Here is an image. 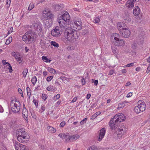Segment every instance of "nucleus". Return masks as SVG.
<instances>
[{"instance_id": "obj_46", "label": "nucleus", "mask_w": 150, "mask_h": 150, "mask_svg": "<svg viewBox=\"0 0 150 150\" xmlns=\"http://www.w3.org/2000/svg\"><path fill=\"white\" fill-rule=\"evenodd\" d=\"M96 148L94 146H92L88 148L87 150H96Z\"/></svg>"}, {"instance_id": "obj_55", "label": "nucleus", "mask_w": 150, "mask_h": 150, "mask_svg": "<svg viewBox=\"0 0 150 150\" xmlns=\"http://www.w3.org/2000/svg\"><path fill=\"white\" fill-rule=\"evenodd\" d=\"M132 93L130 92V93H128L127 94L126 96V97L127 98H129L130 97H131V96H132Z\"/></svg>"}, {"instance_id": "obj_50", "label": "nucleus", "mask_w": 150, "mask_h": 150, "mask_svg": "<svg viewBox=\"0 0 150 150\" xmlns=\"http://www.w3.org/2000/svg\"><path fill=\"white\" fill-rule=\"evenodd\" d=\"M66 123L64 121H62L60 124V126L61 127H63L65 125Z\"/></svg>"}, {"instance_id": "obj_2", "label": "nucleus", "mask_w": 150, "mask_h": 150, "mask_svg": "<svg viewBox=\"0 0 150 150\" xmlns=\"http://www.w3.org/2000/svg\"><path fill=\"white\" fill-rule=\"evenodd\" d=\"M64 35L68 40L72 42H74L79 36V34H78L75 29L71 28H67L65 30Z\"/></svg>"}, {"instance_id": "obj_49", "label": "nucleus", "mask_w": 150, "mask_h": 150, "mask_svg": "<svg viewBox=\"0 0 150 150\" xmlns=\"http://www.w3.org/2000/svg\"><path fill=\"white\" fill-rule=\"evenodd\" d=\"M134 63H132L128 64L126 66V67H130L133 66L134 65Z\"/></svg>"}, {"instance_id": "obj_44", "label": "nucleus", "mask_w": 150, "mask_h": 150, "mask_svg": "<svg viewBox=\"0 0 150 150\" xmlns=\"http://www.w3.org/2000/svg\"><path fill=\"white\" fill-rule=\"evenodd\" d=\"M33 100L35 105L36 106V107H37V106H38V101L34 98H33Z\"/></svg>"}, {"instance_id": "obj_57", "label": "nucleus", "mask_w": 150, "mask_h": 150, "mask_svg": "<svg viewBox=\"0 0 150 150\" xmlns=\"http://www.w3.org/2000/svg\"><path fill=\"white\" fill-rule=\"evenodd\" d=\"M124 19L126 22V21L127 22L129 21V18L127 16H126V17H124Z\"/></svg>"}, {"instance_id": "obj_6", "label": "nucleus", "mask_w": 150, "mask_h": 150, "mask_svg": "<svg viewBox=\"0 0 150 150\" xmlns=\"http://www.w3.org/2000/svg\"><path fill=\"white\" fill-rule=\"evenodd\" d=\"M139 40L138 41L137 43L134 42L133 43L132 45V48L134 50L136 49L137 48H139L138 45L141 46V45H143L144 42L143 37L140 35H139Z\"/></svg>"}, {"instance_id": "obj_36", "label": "nucleus", "mask_w": 150, "mask_h": 150, "mask_svg": "<svg viewBox=\"0 0 150 150\" xmlns=\"http://www.w3.org/2000/svg\"><path fill=\"white\" fill-rule=\"evenodd\" d=\"M66 139L65 140V142H70V135H66L65 138Z\"/></svg>"}, {"instance_id": "obj_3", "label": "nucleus", "mask_w": 150, "mask_h": 150, "mask_svg": "<svg viewBox=\"0 0 150 150\" xmlns=\"http://www.w3.org/2000/svg\"><path fill=\"white\" fill-rule=\"evenodd\" d=\"M18 140L20 142L26 143L29 140V136L28 133L23 128H19L17 129L16 133Z\"/></svg>"}, {"instance_id": "obj_41", "label": "nucleus", "mask_w": 150, "mask_h": 150, "mask_svg": "<svg viewBox=\"0 0 150 150\" xmlns=\"http://www.w3.org/2000/svg\"><path fill=\"white\" fill-rule=\"evenodd\" d=\"M87 120V118H84L83 120H81L80 122V124L81 125H83V124H84V123H86V121Z\"/></svg>"}, {"instance_id": "obj_22", "label": "nucleus", "mask_w": 150, "mask_h": 150, "mask_svg": "<svg viewBox=\"0 0 150 150\" xmlns=\"http://www.w3.org/2000/svg\"><path fill=\"white\" fill-rule=\"evenodd\" d=\"M134 3L132 0H128L126 4L127 7L129 8H132L134 6Z\"/></svg>"}, {"instance_id": "obj_56", "label": "nucleus", "mask_w": 150, "mask_h": 150, "mask_svg": "<svg viewBox=\"0 0 150 150\" xmlns=\"http://www.w3.org/2000/svg\"><path fill=\"white\" fill-rule=\"evenodd\" d=\"M113 70H110L109 72L108 75H111L113 74Z\"/></svg>"}, {"instance_id": "obj_38", "label": "nucleus", "mask_w": 150, "mask_h": 150, "mask_svg": "<svg viewBox=\"0 0 150 150\" xmlns=\"http://www.w3.org/2000/svg\"><path fill=\"white\" fill-rule=\"evenodd\" d=\"M51 45L55 47H58L59 46V44L54 41H52L51 42Z\"/></svg>"}, {"instance_id": "obj_20", "label": "nucleus", "mask_w": 150, "mask_h": 150, "mask_svg": "<svg viewBox=\"0 0 150 150\" xmlns=\"http://www.w3.org/2000/svg\"><path fill=\"white\" fill-rule=\"evenodd\" d=\"M117 27L120 32L127 27L126 25L123 22H119L117 24Z\"/></svg>"}, {"instance_id": "obj_12", "label": "nucleus", "mask_w": 150, "mask_h": 150, "mask_svg": "<svg viewBox=\"0 0 150 150\" xmlns=\"http://www.w3.org/2000/svg\"><path fill=\"white\" fill-rule=\"evenodd\" d=\"M30 27L34 29L37 32H41L42 31V28L40 23H34L32 24Z\"/></svg>"}, {"instance_id": "obj_34", "label": "nucleus", "mask_w": 150, "mask_h": 150, "mask_svg": "<svg viewBox=\"0 0 150 150\" xmlns=\"http://www.w3.org/2000/svg\"><path fill=\"white\" fill-rule=\"evenodd\" d=\"M37 81V79L36 76H34L31 79L32 83L33 85H35Z\"/></svg>"}, {"instance_id": "obj_26", "label": "nucleus", "mask_w": 150, "mask_h": 150, "mask_svg": "<svg viewBox=\"0 0 150 150\" xmlns=\"http://www.w3.org/2000/svg\"><path fill=\"white\" fill-rule=\"evenodd\" d=\"M112 52L114 54L116 55L118 53V51L116 46L114 45L112 46Z\"/></svg>"}, {"instance_id": "obj_58", "label": "nucleus", "mask_w": 150, "mask_h": 150, "mask_svg": "<svg viewBox=\"0 0 150 150\" xmlns=\"http://www.w3.org/2000/svg\"><path fill=\"white\" fill-rule=\"evenodd\" d=\"M150 71V64H149V67H147V69L146 71L147 73H148Z\"/></svg>"}, {"instance_id": "obj_13", "label": "nucleus", "mask_w": 150, "mask_h": 150, "mask_svg": "<svg viewBox=\"0 0 150 150\" xmlns=\"http://www.w3.org/2000/svg\"><path fill=\"white\" fill-rule=\"evenodd\" d=\"M57 21L59 24V25L61 28H64L67 27V24H69V23L68 22L64 21L62 20H60V18H58Z\"/></svg>"}, {"instance_id": "obj_48", "label": "nucleus", "mask_w": 150, "mask_h": 150, "mask_svg": "<svg viewBox=\"0 0 150 150\" xmlns=\"http://www.w3.org/2000/svg\"><path fill=\"white\" fill-rule=\"evenodd\" d=\"M53 76H50L48 77L47 78V81L48 82H50L53 78Z\"/></svg>"}, {"instance_id": "obj_35", "label": "nucleus", "mask_w": 150, "mask_h": 150, "mask_svg": "<svg viewBox=\"0 0 150 150\" xmlns=\"http://www.w3.org/2000/svg\"><path fill=\"white\" fill-rule=\"evenodd\" d=\"M99 17H97L94 18L93 22L95 23H98L100 22Z\"/></svg>"}, {"instance_id": "obj_4", "label": "nucleus", "mask_w": 150, "mask_h": 150, "mask_svg": "<svg viewBox=\"0 0 150 150\" xmlns=\"http://www.w3.org/2000/svg\"><path fill=\"white\" fill-rule=\"evenodd\" d=\"M37 35L35 32L29 30L26 32L22 37L23 40L28 42H35L36 38Z\"/></svg>"}, {"instance_id": "obj_1", "label": "nucleus", "mask_w": 150, "mask_h": 150, "mask_svg": "<svg viewBox=\"0 0 150 150\" xmlns=\"http://www.w3.org/2000/svg\"><path fill=\"white\" fill-rule=\"evenodd\" d=\"M125 116L122 113H118L115 115L110 119L109 122V125L112 129H115L118 127L120 122L125 119Z\"/></svg>"}, {"instance_id": "obj_8", "label": "nucleus", "mask_w": 150, "mask_h": 150, "mask_svg": "<svg viewBox=\"0 0 150 150\" xmlns=\"http://www.w3.org/2000/svg\"><path fill=\"white\" fill-rule=\"evenodd\" d=\"M13 143L16 150H29L27 146L20 143L17 141H14Z\"/></svg>"}, {"instance_id": "obj_14", "label": "nucleus", "mask_w": 150, "mask_h": 150, "mask_svg": "<svg viewBox=\"0 0 150 150\" xmlns=\"http://www.w3.org/2000/svg\"><path fill=\"white\" fill-rule=\"evenodd\" d=\"M114 39L116 41L114 42V45L117 46H122L125 44L123 40L119 39V38L116 37L114 38Z\"/></svg>"}, {"instance_id": "obj_60", "label": "nucleus", "mask_w": 150, "mask_h": 150, "mask_svg": "<svg viewBox=\"0 0 150 150\" xmlns=\"http://www.w3.org/2000/svg\"><path fill=\"white\" fill-rule=\"evenodd\" d=\"M91 96V95L90 94H89V93L86 96V99H89L90 98Z\"/></svg>"}, {"instance_id": "obj_31", "label": "nucleus", "mask_w": 150, "mask_h": 150, "mask_svg": "<svg viewBox=\"0 0 150 150\" xmlns=\"http://www.w3.org/2000/svg\"><path fill=\"white\" fill-rule=\"evenodd\" d=\"M42 60L46 62L50 63L51 60H50L47 58L46 56H43L42 57Z\"/></svg>"}, {"instance_id": "obj_47", "label": "nucleus", "mask_w": 150, "mask_h": 150, "mask_svg": "<svg viewBox=\"0 0 150 150\" xmlns=\"http://www.w3.org/2000/svg\"><path fill=\"white\" fill-rule=\"evenodd\" d=\"M3 128L2 125L0 123V134H2V132H3Z\"/></svg>"}, {"instance_id": "obj_9", "label": "nucleus", "mask_w": 150, "mask_h": 150, "mask_svg": "<svg viewBox=\"0 0 150 150\" xmlns=\"http://www.w3.org/2000/svg\"><path fill=\"white\" fill-rule=\"evenodd\" d=\"M59 18L60 20H62L64 21L68 22V23L71 21L69 13L67 11H64Z\"/></svg>"}, {"instance_id": "obj_39", "label": "nucleus", "mask_w": 150, "mask_h": 150, "mask_svg": "<svg viewBox=\"0 0 150 150\" xmlns=\"http://www.w3.org/2000/svg\"><path fill=\"white\" fill-rule=\"evenodd\" d=\"M16 59L20 64L22 63V60L20 57H16Z\"/></svg>"}, {"instance_id": "obj_51", "label": "nucleus", "mask_w": 150, "mask_h": 150, "mask_svg": "<svg viewBox=\"0 0 150 150\" xmlns=\"http://www.w3.org/2000/svg\"><path fill=\"white\" fill-rule=\"evenodd\" d=\"M45 110V107L44 105H42L41 108V112H42L44 111Z\"/></svg>"}, {"instance_id": "obj_37", "label": "nucleus", "mask_w": 150, "mask_h": 150, "mask_svg": "<svg viewBox=\"0 0 150 150\" xmlns=\"http://www.w3.org/2000/svg\"><path fill=\"white\" fill-rule=\"evenodd\" d=\"M28 72V70L27 68H26L24 70L23 72V74L24 77H26Z\"/></svg>"}, {"instance_id": "obj_18", "label": "nucleus", "mask_w": 150, "mask_h": 150, "mask_svg": "<svg viewBox=\"0 0 150 150\" xmlns=\"http://www.w3.org/2000/svg\"><path fill=\"white\" fill-rule=\"evenodd\" d=\"M138 106H139V108L143 111H144L146 108V105L145 103L143 100H139L138 102Z\"/></svg>"}, {"instance_id": "obj_54", "label": "nucleus", "mask_w": 150, "mask_h": 150, "mask_svg": "<svg viewBox=\"0 0 150 150\" xmlns=\"http://www.w3.org/2000/svg\"><path fill=\"white\" fill-rule=\"evenodd\" d=\"M81 81L82 85H84L86 83L85 79L84 78L82 79H81Z\"/></svg>"}, {"instance_id": "obj_25", "label": "nucleus", "mask_w": 150, "mask_h": 150, "mask_svg": "<svg viewBox=\"0 0 150 150\" xmlns=\"http://www.w3.org/2000/svg\"><path fill=\"white\" fill-rule=\"evenodd\" d=\"M70 142H71L74 140H76L79 138V136L78 135H70Z\"/></svg>"}, {"instance_id": "obj_7", "label": "nucleus", "mask_w": 150, "mask_h": 150, "mask_svg": "<svg viewBox=\"0 0 150 150\" xmlns=\"http://www.w3.org/2000/svg\"><path fill=\"white\" fill-rule=\"evenodd\" d=\"M11 110L14 113H17L19 112L21 109V103L20 102L10 104Z\"/></svg>"}, {"instance_id": "obj_63", "label": "nucleus", "mask_w": 150, "mask_h": 150, "mask_svg": "<svg viewBox=\"0 0 150 150\" xmlns=\"http://www.w3.org/2000/svg\"><path fill=\"white\" fill-rule=\"evenodd\" d=\"M43 74L44 76H45L47 74V72L46 71H44L42 73Z\"/></svg>"}, {"instance_id": "obj_52", "label": "nucleus", "mask_w": 150, "mask_h": 150, "mask_svg": "<svg viewBox=\"0 0 150 150\" xmlns=\"http://www.w3.org/2000/svg\"><path fill=\"white\" fill-rule=\"evenodd\" d=\"M11 55L12 56H13L16 58V57H17L18 56H17V55L16 54V53L15 52H13L11 53Z\"/></svg>"}, {"instance_id": "obj_29", "label": "nucleus", "mask_w": 150, "mask_h": 150, "mask_svg": "<svg viewBox=\"0 0 150 150\" xmlns=\"http://www.w3.org/2000/svg\"><path fill=\"white\" fill-rule=\"evenodd\" d=\"M47 70L51 74H55L56 73V71L55 70L52 68L48 67L47 68Z\"/></svg>"}, {"instance_id": "obj_40", "label": "nucleus", "mask_w": 150, "mask_h": 150, "mask_svg": "<svg viewBox=\"0 0 150 150\" xmlns=\"http://www.w3.org/2000/svg\"><path fill=\"white\" fill-rule=\"evenodd\" d=\"M12 39V37H11V38L9 37V38L8 39L6 40V45H8L9 44H10L11 43V42Z\"/></svg>"}, {"instance_id": "obj_5", "label": "nucleus", "mask_w": 150, "mask_h": 150, "mask_svg": "<svg viewBox=\"0 0 150 150\" xmlns=\"http://www.w3.org/2000/svg\"><path fill=\"white\" fill-rule=\"evenodd\" d=\"M117 137L120 138L124 135L127 131V129L123 125L119 126L118 129L116 130Z\"/></svg>"}, {"instance_id": "obj_64", "label": "nucleus", "mask_w": 150, "mask_h": 150, "mask_svg": "<svg viewBox=\"0 0 150 150\" xmlns=\"http://www.w3.org/2000/svg\"><path fill=\"white\" fill-rule=\"evenodd\" d=\"M77 100V98H76L75 97L72 100L71 102L74 103V102H75Z\"/></svg>"}, {"instance_id": "obj_28", "label": "nucleus", "mask_w": 150, "mask_h": 150, "mask_svg": "<svg viewBox=\"0 0 150 150\" xmlns=\"http://www.w3.org/2000/svg\"><path fill=\"white\" fill-rule=\"evenodd\" d=\"M47 90L49 91H54L56 90L55 88L52 86L50 85L48 86L46 88Z\"/></svg>"}, {"instance_id": "obj_21", "label": "nucleus", "mask_w": 150, "mask_h": 150, "mask_svg": "<svg viewBox=\"0 0 150 150\" xmlns=\"http://www.w3.org/2000/svg\"><path fill=\"white\" fill-rule=\"evenodd\" d=\"M22 113L23 117L25 120H28V111L25 108H23L22 110Z\"/></svg>"}, {"instance_id": "obj_59", "label": "nucleus", "mask_w": 150, "mask_h": 150, "mask_svg": "<svg viewBox=\"0 0 150 150\" xmlns=\"http://www.w3.org/2000/svg\"><path fill=\"white\" fill-rule=\"evenodd\" d=\"M8 69H9V72H11L13 71V70H12V67H11V66H10V67H9L8 68Z\"/></svg>"}, {"instance_id": "obj_10", "label": "nucleus", "mask_w": 150, "mask_h": 150, "mask_svg": "<svg viewBox=\"0 0 150 150\" xmlns=\"http://www.w3.org/2000/svg\"><path fill=\"white\" fill-rule=\"evenodd\" d=\"M120 33L122 37L125 38L129 37L130 34L129 29L126 27L121 31V32H120Z\"/></svg>"}, {"instance_id": "obj_16", "label": "nucleus", "mask_w": 150, "mask_h": 150, "mask_svg": "<svg viewBox=\"0 0 150 150\" xmlns=\"http://www.w3.org/2000/svg\"><path fill=\"white\" fill-rule=\"evenodd\" d=\"M45 13H44L43 14V16L45 18H45V19H51L52 20L54 16V15L52 14L50 11L48 12L45 11Z\"/></svg>"}, {"instance_id": "obj_43", "label": "nucleus", "mask_w": 150, "mask_h": 150, "mask_svg": "<svg viewBox=\"0 0 150 150\" xmlns=\"http://www.w3.org/2000/svg\"><path fill=\"white\" fill-rule=\"evenodd\" d=\"M47 95L45 94H42V98L44 101H45L47 98Z\"/></svg>"}, {"instance_id": "obj_15", "label": "nucleus", "mask_w": 150, "mask_h": 150, "mask_svg": "<svg viewBox=\"0 0 150 150\" xmlns=\"http://www.w3.org/2000/svg\"><path fill=\"white\" fill-rule=\"evenodd\" d=\"M106 132V130L105 128H103L100 130L98 136V141H100L104 136Z\"/></svg>"}, {"instance_id": "obj_42", "label": "nucleus", "mask_w": 150, "mask_h": 150, "mask_svg": "<svg viewBox=\"0 0 150 150\" xmlns=\"http://www.w3.org/2000/svg\"><path fill=\"white\" fill-rule=\"evenodd\" d=\"M66 136V135H65L64 134L60 133L58 135V136L63 139H64L65 138Z\"/></svg>"}, {"instance_id": "obj_23", "label": "nucleus", "mask_w": 150, "mask_h": 150, "mask_svg": "<svg viewBox=\"0 0 150 150\" xmlns=\"http://www.w3.org/2000/svg\"><path fill=\"white\" fill-rule=\"evenodd\" d=\"M133 14L135 16H138L140 12V8L139 6H136L133 10Z\"/></svg>"}, {"instance_id": "obj_33", "label": "nucleus", "mask_w": 150, "mask_h": 150, "mask_svg": "<svg viewBox=\"0 0 150 150\" xmlns=\"http://www.w3.org/2000/svg\"><path fill=\"white\" fill-rule=\"evenodd\" d=\"M128 103L127 101H125L122 102L118 104V106L120 108H122L124 107L125 105V103Z\"/></svg>"}, {"instance_id": "obj_30", "label": "nucleus", "mask_w": 150, "mask_h": 150, "mask_svg": "<svg viewBox=\"0 0 150 150\" xmlns=\"http://www.w3.org/2000/svg\"><path fill=\"white\" fill-rule=\"evenodd\" d=\"M11 100L10 104L15 103H17V102H19L17 100L16 98L15 97H11Z\"/></svg>"}, {"instance_id": "obj_27", "label": "nucleus", "mask_w": 150, "mask_h": 150, "mask_svg": "<svg viewBox=\"0 0 150 150\" xmlns=\"http://www.w3.org/2000/svg\"><path fill=\"white\" fill-rule=\"evenodd\" d=\"M134 111L137 113H139L141 112H143V111L139 108V106L138 105L136 106L134 108Z\"/></svg>"}, {"instance_id": "obj_45", "label": "nucleus", "mask_w": 150, "mask_h": 150, "mask_svg": "<svg viewBox=\"0 0 150 150\" xmlns=\"http://www.w3.org/2000/svg\"><path fill=\"white\" fill-rule=\"evenodd\" d=\"M60 95L59 94H58L54 97V99L56 100L58 99L60 97Z\"/></svg>"}, {"instance_id": "obj_53", "label": "nucleus", "mask_w": 150, "mask_h": 150, "mask_svg": "<svg viewBox=\"0 0 150 150\" xmlns=\"http://www.w3.org/2000/svg\"><path fill=\"white\" fill-rule=\"evenodd\" d=\"M13 31V27H11L10 28V30L8 31V33H7V35H8L11 33Z\"/></svg>"}, {"instance_id": "obj_19", "label": "nucleus", "mask_w": 150, "mask_h": 150, "mask_svg": "<svg viewBox=\"0 0 150 150\" xmlns=\"http://www.w3.org/2000/svg\"><path fill=\"white\" fill-rule=\"evenodd\" d=\"M51 34L53 36L57 37L60 35V31L58 28L56 27L54 29L52 30Z\"/></svg>"}, {"instance_id": "obj_61", "label": "nucleus", "mask_w": 150, "mask_h": 150, "mask_svg": "<svg viewBox=\"0 0 150 150\" xmlns=\"http://www.w3.org/2000/svg\"><path fill=\"white\" fill-rule=\"evenodd\" d=\"M93 82L95 85L96 86L97 85L98 83V80H95Z\"/></svg>"}, {"instance_id": "obj_32", "label": "nucleus", "mask_w": 150, "mask_h": 150, "mask_svg": "<svg viewBox=\"0 0 150 150\" xmlns=\"http://www.w3.org/2000/svg\"><path fill=\"white\" fill-rule=\"evenodd\" d=\"M34 5L33 2H31L28 7V10L31 11L34 7Z\"/></svg>"}, {"instance_id": "obj_24", "label": "nucleus", "mask_w": 150, "mask_h": 150, "mask_svg": "<svg viewBox=\"0 0 150 150\" xmlns=\"http://www.w3.org/2000/svg\"><path fill=\"white\" fill-rule=\"evenodd\" d=\"M47 130L49 132L52 133H54L56 131V129L53 127L48 126L47 127Z\"/></svg>"}, {"instance_id": "obj_62", "label": "nucleus", "mask_w": 150, "mask_h": 150, "mask_svg": "<svg viewBox=\"0 0 150 150\" xmlns=\"http://www.w3.org/2000/svg\"><path fill=\"white\" fill-rule=\"evenodd\" d=\"M2 62L3 65H5L8 62H6L5 60H3L2 61Z\"/></svg>"}, {"instance_id": "obj_17", "label": "nucleus", "mask_w": 150, "mask_h": 150, "mask_svg": "<svg viewBox=\"0 0 150 150\" xmlns=\"http://www.w3.org/2000/svg\"><path fill=\"white\" fill-rule=\"evenodd\" d=\"M82 23L80 20L76 21L74 22V29H77L78 30H81V29Z\"/></svg>"}, {"instance_id": "obj_11", "label": "nucleus", "mask_w": 150, "mask_h": 150, "mask_svg": "<svg viewBox=\"0 0 150 150\" xmlns=\"http://www.w3.org/2000/svg\"><path fill=\"white\" fill-rule=\"evenodd\" d=\"M52 20L51 19H44L43 20L44 27L45 29L50 28L53 24Z\"/></svg>"}]
</instances>
